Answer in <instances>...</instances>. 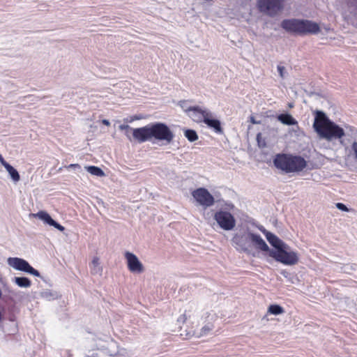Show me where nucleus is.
Wrapping results in <instances>:
<instances>
[{
	"instance_id": "nucleus-1",
	"label": "nucleus",
	"mask_w": 357,
	"mask_h": 357,
	"mask_svg": "<svg viewBox=\"0 0 357 357\" xmlns=\"http://www.w3.org/2000/svg\"><path fill=\"white\" fill-rule=\"evenodd\" d=\"M232 246L240 252L255 256V250L266 252L269 247L258 234L253 233L248 228L234 234L231 240Z\"/></svg>"
},
{
	"instance_id": "nucleus-2",
	"label": "nucleus",
	"mask_w": 357,
	"mask_h": 357,
	"mask_svg": "<svg viewBox=\"0 0 357 357\" xmlns=\"http://www.w3.org/2000/svg\"><path fill=\"white\" fill-rule=\"evenodd\" d=\"M312 126L319 138L328 142L339 139L340 144L344 146V140L342 139L345 135L344 129L329 119L324 112L320 110L315 112Z\"/></svg>"
},
{
	"instance_id": "nucleus-3",
	"label": "nucleus",
	"mask_w": 357,
	"mask_h": 357,
	"mask_svg": "<svg viewBox=\"0 0 357 357\" xmlns=\"http://www.w3.org/2000/svg\"><path fill=\"white\" fill-rule=\"evenodd\" d=\"M174 138L173 132L165 123L155 122L142 128H135V139L140 142L151 141L153 139L158 141H165L169 144Z\"/></svg>"
},
{
	"instance_id": "nucleus-4",
	"label": "nucleus",
	"mask_w": 357,
	"mask_h": 357,
	"mask_svg": "<svg viewBox=\"0 0 357 357\" xmlns=\"http://www.w3.org/2000/svg\"><path fill=\"white\" fill-rule=\"evenodd\" d=\"M281 27L289 33L299 36L317 34L320 31L319 24L308 20H284L281 22Z\"/></svg>"
},
{
	"instance_id": "nucleus-5",
	"label": "nucleus",
	"mask_w": 357,
	"mask_h": 357,
	"mask_svg": "<svg viewBox=\"0 0 357 357\" xmlns=\"http://www.w3.org/2000/svg\"><path fill=\"white\" fill-rule=\"evenodd\" d=\"M274 165L285 173L302 171L306 167V161L301 156L278 154L273 160Z\"/></svg>"
},
{
	"instance_id": "nucleus-6",
	"label": "nucleus",
	"mask_w": 357,
	"mask_h": 357,
	"mask_svg": "<svg viewBox=\"0 0 357 357\" xmlns=\"http://www.w3.org/2000/svg\"><path fill=\"white\" fill-rule=\"evenodd\" d=\"M270 257L273 258L276 261L287 266H294L299 261V254L296 251H294L286 244L280 250H274L273 249L268 250Z\"/></svg>"
},
{
	"instance_id": "nucleus-7",
	"label": "nucleus",
	"mask_w": 357,
	"mask_h": 357,
	"mask_svg": "<svg viewBox=\"0 0 357 357\" xmlns=\"http://www.w3.org/2000/svg\"><path fill=\"white\" fill-rule=\"evenodd\" d=\"M213 218L218 226L225 231L232 230L236 226L235 218L229 211L220 210L214 214Z\"/></svg>"
},
{
	"instance_id": "nucleus-8",
	"label": "nucleus",
	"mask_w": 357,
	"mask_h": 357,
	"mask_svg": "<svg viewBox=\"0 0 357 357\" xmlns=\"http://www.w3.org/2000/svg\"><path fill=\"white\" fill-rule=\"evenodd\" d=\"M284 0H259L258 7L260 11L273 17L282 8Z\"/></svg>"
},
{
	"instance_id": "nucleus-9",
	"label": "nucleus",
	"mask_w": 357,
	"mask_h": 357,
	"mask_svg": "<svg viewBox=\"0 0 357 357\" xmlns=\"http://www.w3.org/2000/svg\"><path fill=\"white\" fill-rule=\"evenodd\" d=\"M8 264L13 268L24 271L34 276L40 277V273L33 268L26 260L18 257H9Z\"/></svg>"
},
{
	"instance_id": "nucleus-10",
	"label": "nucleus",
	"mask_w": 357,
	"mask_h": 357,
	"mask_svg": "<svg viewBox=\"0 0 357 357\" xmlns=\"http://www.w3.org/2000/svg\"><path fill=\"white\" fill-rule=\"evenodd\" d=\"M192 195L197 202L206 208L213 206L215 203L213 196L204 188H199L192 192Z\"/></svg>"
},
{
	"instance_id": "nucleus-11",
	"label": "nucleus",
	"mask_w": 357,
	"mask_h": 357,
	"mask_svg": "<svg viewBox=\"0 0 357 357\" xmlns=\"http://www.w3.org/2000/svg\"><path fill=\"white\" fill-rule=\"evenodd\" d=\"M201 318L202 319H204L206 324L201 328L199 332L194 333L192 334L193 336L197 337H201L209 335L214 328V317L210 312H204Z\"/></svg>"
},
{
	"instance_id": "nucleus-12",
	"label": "nucleus",
	"mask_w": 357,
	"mask_h": 357,
	"mask_svg": "<svg viewBox=\"0 0 357 357\" xmlns=\"http://www.w3.org/2000/svg\"><path fill=\"white\" fill-rule=\"evenodd\" d=\"M210 115V111L206 108H202L199 106H193L188 116L196 123H202L205 119Z\"/></svg>"
},
{
	"instance_id": "nucleus-13",
	"label": "nucleus",
	"mask_w": 357,
	"mask_h": 357,
	"mask_svg": "<svg viewBox=\"0 0 357 357\" xmlns=\"http://www.w3.org/2000/svg\"><path fill=\"white\" fill-rule=\"evenodd\" d=\"M33 215L41 220L45 224L52 226L61 231H63L65 229L64 227H63L62 225L56 222L54 220H53L52 217L46 211H40L37 213L33 214Z\"/></svg>"
},
{
	"instance_id": "nucleus-14",
	"label": "nucleus",
	"mask_w": 357,
	"mask_h": 357,
	"mask_svg": "<svg viewBox=\"0 0 357 357\" xmlns=\"http://www.w3.org/2000/svg\"><path fill=\"white\" fill-rule=\"evenodd\" d=\"M204 123L206 124L208 127L213 128L216 133H223L220 121L218 119H213V114L211 112L210 115L205 119Z\"/></svg>"
},
{
	"instance_id": "nucleus-15",
	"label": "nucleus",
	"mask_w": 357,
	"mask_h": 357,
	"mask_svg": "<svg viewBox=\"0 0 357 357\" xmlns=\"http://www.w3.org/2000/svg\"><path fill=\"white\" fill-rule=\"evenodd\" d=\"M266 239L268 243L275 248L274 250H280L282 247L287 244L280 238H279L276 235L273 233H267L266 234Z\"/></svg>"
},
{
	"instance_id": "nucleus-16",
	"label": "nucleus",
	"mask_w": 357,
	"mask_h": 357,
	"mask_svg": "<svg viewBox=\"0 0 357 357\" xmlns=\"http://www.w3.org/2000/svg\"><path fill=\"white\" fill-rule=\"evenodd\" d=\"M278 121L287 126L297 124V121L289 114H281L278 116Z\"/></svg>"
},
{
	"instance_id": "nucleus-17",
	"label": "nucleus",
	"mask_w": 357,
	"mask_h": 357,
	"mask_svg": "<svg viewBox=\"0 0 357 357\" xmlns=\"http://www.w3.org/2000/svg\"><path fill=\"white\" fill-rule=\"evenodd\" d=\"M197 307L195 306H190L188 310L181 314L177 319L178 324H185L188 319L191 318L192 314L197 312Z\"/></svg>"
},
{
	"instance_id": "nucleus-18",
	"label": "nucleus",
	"mask_w": 357,
	"mask_h": 357,
	"mask_svg": "<svg viewBox=\"0 0 357 357\" xmlns=\"http://www.w3.org/2000/svg\"><path fill=\"white\" fill-rule=\"evenodd\" d=\"M350 137L353 140L351 146V151L354 158L357 160V129L354 128H350Z\"/></svg>"
},
{
	"instance_id": "nucleus-19",
	"label": "nucleus",
	"mask_w": 357,
	"mask_h": 357,
	"mask_svg": "<svg viewBox=\"0 0 357 357\" xmlns=\"http://www.w3.org/2000/svg\"><path fill=\"white\" fill-rule=\"evenodd\" d=\"M91 273L93 275H101L102 271V267L100 266L99 258L96 257L93 259L90 264Z\"/></svg>"
},
{
	"instance_id": "nucleus-20",
	"label": "nucleus",
	"mask_w": 357,
	"mask_h": 357,
	"mask_svg": "<svg viewBox=\"0 0 357 357\" xmlns=\"http://www.w3.org/2000/svg\"><path fill=\"white\" fill-rule=\"evenodd\" d=\"M40 296L47 301H53L59 298L60 295L56 291L46 289L40 292Z\"/></svg>"
},
{
	"instance_id": "nucleus-21",
	"label": "nucleus",
	"mask_w": 357,
	"mask_h": 357,
	"mask_svg": "<svg viewBox=\"0 0 357 357\" xmlns=\"http://www.w3.org/2000/svg\"><path fill=\"white\" fill-rule=\"evenodd\" d=\"M14 282L20 287L28 288L31 286V280L26 277H15Z\"/></svg>"
},
{
	"instance_id": "nucleus-22",
	"label": "nucleus",
	"mask_w": 357,
	"mask_h": 357,
	"mask_svg": "<svg viewBox=\"0 0 357 357\" xmlns=\"http://www.w3.org/2000/svg\"><path fill=\"white\" fill-rule=\"evenodd\" d=\"M85 169L89 173L94 176L102 177L105 175L102 169L96 166H86Z\"/></svg>"
},
{
	"instance_id": "nucleus-23",
	"label": "nucleus",
	"mask_w": 357,
	"mask_h": 357,
	"mask_svg": "<svg viewBox=\"0 0 357 357\" xmlns=\"http://www.w3.org/2000/svg\"><path fill=\"white\" fill-rule=\"evenodd\" d=\"M6 171L8 172L11 178L15 182H17L20 179V174L18 172L10 165H8L6 168Z\"/></svg>"
},
{
	"instance_id": "nucleus-24",
	"label": "nucleus",
	"mask_w": 357,
	"mask_h": 357,
	"mask_svg": "<svg viewBox=\"0 0 357 357\" xmlns=\"http://www.w3.org/2000/svg\"><path fill=\"white\" fill-rule=\"evenodd\" d=\"M268 312L274 314V315H278L281 314L284 312V308L277 304L271 305L268 308Z\"/></svg>"
},
{
	"instance_id": "nucleus-25",
	"label": "nucleus",
	"mask_w": 357,
	"mask_h": 357,
	"mask_svg": "<svg viewBox=\"0 0 357 357\" xmlns=\"http://www.w3.org/2000/svg\"><path fill=\"white\" fill-rule=\"evenodd\" d=\"M119 129L125 130V134L128 139L132 141V139L134 138V129L130 127L127 124H121L119 126Z\"/></svg>"
},
{
	"instance_id": "nucleus-26",
	"label": "nucleus",
	"mask_w": 357,
	"mask_h": 357,
	"mask_svg": "<svg viewBox=\"0 0 357 357\" xmlns=\"http://www.w3.org/2000/svg\"><path fill=\"white\" fill-rule=\"evenodd\" d=\"M184 135L190 142H193L198 139V135L195 130L191 129H186L184 131Z\"/></svg>"
},
{
	"instance_id": "nucleus-27",
	"label": "nucleus",
	"mask_w": 357,
	"mask_h": 357,
	"mask_svg": "<svg viewBox=\"0 0 357 357\" xmlns=\"http://www.w3.org/2000/svg\"><path fill=\"white\" fill-rule=\"evenodd\" d=\"M125 256L128 261V268L131 272H134V254L126 252Z\"/></svg>"
},
{
	"instance_id": "nucleus-28",
	"label": "nucleus",
	"mask_w": 357,
	"mask_h": 357,
	"mask_svg": "<svg viewBox=\"0 0 357 357\" xmlns=\"http://www.w3.org/2000/svg\"><path fill=\"white\" fill-rule=\"evenodd\" d=\"M179 106L188 115L193 108V106H189L187 100H181L178 102Z\"/></svg>"
},
{
	"instance_id": "nucleus-29",
	"label": "nucleus",
	"mask_w": 357,
	"mask_h": 357,
	"mask_svg": "<svg viewBox=\"0 0 357 357\" xmlns=\"http://www.w3.org/2000/svg\"><path fill=\"white\" fill-rule=\"evenodd\" d=\"M144 271V267L141 261L135 256V273H142Z\"/></svg>"
},
{
	"instance_id": "nucleus-30",
	"label": "nucleus",
	"mask_w": 357,
	"mask_h": 357,
	"mask_svg": "<svg viewBox=\"0 0 357 357\" xmlns=\"http://www.w3.org/2000/svg\"><path fill=\"white\" fill-rule=\"evenodd\" d=\"M257 143H258V145L259 147H265L266 144V142H265V139L262 138V135L261 132H259L257 135Z\"/></svg>"
},
{
	"instance_id": "nucleus-31",
	"label": "nucleus",
	"mask_w": 357,
	"mask_h": 357,
	"mask_svg": "<svg viewBox=\"0 0 357 357\" xmlns=\"http://www.w3.org/2000/svg\"><path fill=\"white\" fill-rule=\"evenodd\" d=\"M278 71L279 73V75L282 79L284 78V74H285V68L283 66L278 65L277 66Z\"/></svg>"
},
{
	"instance_id": "nucleus-32",
	"label": "nucleus",
	"mask_w": 357,
	"mask_h": 357,
	"mask_svg": "<svg viewBox=\"0 0 357 357\" xmlns=\"http://www.w3.org/2000/svg\"><path fill=\"white\" fill-rule=\"evenodd\" d=\"M336 207L340 210V211H345V212H347L349 211V208L347 207L346 205H344V204L342 203H337L336 204Z\"/></svg>"
},
{
	"instance_id": "nucleus-33",
	"label": "nucleus",
	"mask_w": 357,
	"mask_h": 357,
	"mask_svg": "<svg viewBox=\"0 0 357 357\" xmlns=\"http://www.w3.org/2000/svg\"><path fill=\"white\" fill-rule=\"evenodd\" d=\"M67 169H73L75 170H81L82 167L79 164H70L66 167Z\"/></svg>"
},
{
	"instance_id": "nucleus-34",
	"label": "nucleus",
	"mask_w": 357,
	"mask_h": 357,
	"mask_svg": "<svg viewBox=\"0 0 357 357\" xmlns=\"http://www.w3.org/2000/svg\"><path fill=\"white\" fill-rule=\"evenodd\" d=\"M0 162L1 164L6 168L8 165L10 164L8 163L2 157V155L0 154Z\"/></svg>"
},
{
	"instance_id": "nucleus-35",
	"label": "nucleus",
	"mask_w": 357,
	"mask_h": 357,
	"mask_svg": "<svg viewBox=\"0 0 357 357\" xmlns=\"http://www.w3.org/2000/svg\"><path fill=\"white\" fill-rule=\"evenodd\" d=\"M259 229L265 235L266 237L267 233H271L270 231H267L263 226L259 227Z\"/></svg>"
},
{
	"instance_id": "nucleus-36",
	"label": "nucleus",
	"mask_w": 357,
	"mask_h": 357,
	"mask_svg": "<svg viewBox=\"0 0 357 357\" xmlns=\"http://www.w3.org/2000/svg\"><path fill=\"white\" fill-rule=\"evenodd\" d=\"M280 273H281V275H282L286 278H288L289 276L290 275L288 271H284V270L280 272Z\"/></svg>"
},
{
	"instance_id": "nucleus-37",
	"label": "nucleus",
	"mask_w": 357,
	"mask_h": 357,
	"mask_svg": "<svg viewBox=\"0 0 357 357\" xmlns=\"http://www.w3.org/2000/svg\"><path fill=\"white\" fill-rule=\"evenodd\" d=\"M250 122H251L252 123H253V124H259V123H260V121H256V120H255V117H254V116H251L250 117Z\"/></svg>"
},
{
	"instance_id": "nucleus-38",
	"label": "nucleus",
	"mask_w": 357,
	"mask_h": 357,
	"mask_svg": "<svg viewBox=\"0 0 357 357\" xmlns=\"http://www.w3.org/2000/svg\"><path fill=\"white\" fill-rule=\"evenodd\" d=\"M102 124H104L105 126H107L110 125L109 121L108 120H107V119H103L102 121Z\"/></svg>"
},
{
	"instance_id": "nucleus-39",
	"label": "nucleus",
	"mask_w": 357,
	"mask_h": 357,
	"mask_svg": "<svg viewBox=\"0 0 357 357\" xmlns=\"http://www.w3.org/2000/svg\"><path fill=\"white\" fill-rule=\"evenodd\" d=\"M352 25H353L354 27L357 28V22L354 21V22H352Z\"/></svg>"
},
{
	"instance_id": "nucleus-40",
	"label": "nucleus",
	"mask_w": 357,
	"mask_h": 357,
	"mask_svg": "<svg viewBox=\"0 0 357 357\" xmlns=\"http://www.w3.org/2000/svg\"><path fill=\"white\" fill-rule=\"evenodd\" d=\"M133 120H134V117H130V121H128V119H126V123H128V122H132Z\"/></svg>"
},
{
	"instance_id": "nucleus-41",
	"label": "nucleus",
	"mask_w": 357,
	"mask_h": 357,
	"mask_svg": "<svg viewBox=\"0 0 357 357\" xmlns=\"http://www.w3.org/2000/svg\"><path fill=\"white\" fill-rule=\"evenodd\" d=\"M135 120L141 119V117L135 116Z\"/></svg>"
}]
</instances>
